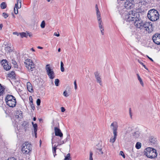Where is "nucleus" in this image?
<instances>
[{
  "instance_id": "obj_1",
  "label": "nucleus",
  "mask_w": 160,
  "mask_h": 160,
  "mask_svg": "<svg viewBox=\"0 0 160 160\" xmlns=\"http://www.w3.org/2000/svg\"><path fill=\"white\" fill-rule=\"evenodd\" d=\"M159 14L158 12L154 9L149 10L147 14L148 18L152 22L157 21L159 18Z\"/></svg>"
},
{
  "instance_id": "obj_2",
  "label": "nucleus",
  "mask_w": 160,
  "mask_h": 160,
  "mask_svg": "<svg viewBox=\"0 0 160 160\" xmlns=\"http://www.w3.org/2000/svg\"><path fill=\"white\" fill-rule=\"evenodd\" d=\"M144 152V154L148 158L151 159H155L158 155L157 150L154 148L148 147L146 148Z\"/></svg>"
},
{
  "instance_id": "obj_3",
  "label": "nucleus",
  "mask_w": 160,
  "mask_h": 160,
  "mask_svg": "<svg viewBox=\"0 0 160 160\" xmlns=\"http://www.w3.org/2000/svg\"><path fill=\"white\" fill-rule=\"evenodd\" d=\"M5 101L7 105L10 107L13 108L16 105V98L12 95H8L6 97Z\"/></svg>"
},
{
  "instance_id": "obj_4",
  "label": "nucleus",
  "mask_w": 160,
  "mask_h": 160,
  "mask_svg": "<svg viewBox=\"0 0 160 160\" xmlns=\"http://www.w3.org/2000/svg\"><path fill=\"white\" fill-rule=\"evenodd\" d=\"M139 15L135 11L132 10L129 11L128 13L126 15L125 18L126 20L128 22L133 21L134 22L136 18H139Z\"/></svg>"
},
{
  "instance_id": "obj_5",
  "label": "nucleus",
  "mask_w": 160,
  "mask_h": 160,
  "mask_svg": "<svg viewBox=\"0 0 160 160\" xmlns=\"http://www.w3.org/2000/svg\"><path fill=\"white\" fill-rule=\"evenodd\" d=\"M138 16H139V18H136V20L134 22V24L137 28L140 30L144 29L145 22H143L140 18L139 15H138Z\"/></svg>"
},
{
  "instance_id": "obj_6",
  "label": "nucleus",
  "mask_w": 160,
  "mask_h": 160,
  "mask_svg": "<svg viewBox=\"0 0 160 160\" xmlns=\"http://www.w3.org/2000/svg\"><path fill=\"white\" fill-rule=\"evenodd\" d=\"M47 74L50 79H53L55 77V74L53 69H52L49 64H47L45 67Z\"/></svg>"
},
{
  "instance_id": "obj_7",
  "label": "nucleus",
  "mask_w": 160,
  "mask_h": 160,
  "mask_svg": "<svg viewBox=\"0 0 160 160\" xmlns=\"http://www.w3.org/2000/svg\"><path fill=\"white\" fill-rule=\"evenodd\" d=\"M32 148L30 145H27V143L23 144L22 145V151L25 154H28L31 152Z\"/></svg>"
},
{
  "instance_id": "obj_8",
  "label": "nucleus",
  "mask_w": 160,
  "mask_h": 160,
  "mask_svg": "<svg viewBox=\"0 0 160 160\" xmlns=\"http://www.w3.org/2000/svg\"><path fill=\"white\" fill-rule=\"evenodd\" d=\"M24 63L26 65V67L28 70L30 71H33V69L35 68V65L33 62L30 59H27Z\"/></svg>"
},
{
  "instance_id": "obj_9",
  "label": "nucleus",
  "mask_w": 160,
  "mask_h": 160,
  "mask_svg": "<svg viewBox=\"0 0 160 160\" xmlns=\"http://www.w3.org/2000/svg\"><path fill=\"white\" fill-rule=\"evenodd\" d=\"M145 30L148 33L152 32L153 31L154 26L151 22H145Z\"/></svg>"
},
{
  "instance_id": "obj_10",
  "label": "nucleus",
  "mask_w": 160,
  "mask_h": 160,
  "mask_svg": "<svg viewBox=\"0 0 160 160\" xmlns=\"http://www.w3.org/2000/svg\"><path fill=\"white\" fill-rule=\"evenodd\" d=\"M135 3L134 0H127L124 6L127 9H131L134 7Z\"/></svg>"
},
{
  "instance_id": "obj_11",
  "label": "nucleus",
  "mask_w": 160,
  "mask_h": 160,
  "mask_svg": "<svg viewBox=\"0 0 160 160\" xmlns=\"http://www.w3.org/2000/svg\"><path fill=\"white\" fill-rule=\"evenodd\" d=\"M152 39L155 43L158 45H160V34H155L152 36Z\"/></svg>"
},
{
  "instance_id": "obj_12",
  "label": "nucleus",
  "mask_w": 160,
  "mask_h": 160,
  "mask_svg": "<svg viewBox=\"0 0 160 160\" xmlns=\"http://www.w3.org/2000/svg\"><path fill=\"white\" fill-rule=\"evenodd\" d=\"M54 131L55 135L56 136H59L60 138H62L63 137V134L61 132L60 129L58 127H54Z\"/></svg>"
},
{
  "instance_id": "obj_13",
  "label": "nucleus",
  "mask_w": 160,
  "mask_h": 160,
  "mask_svg": "<svg viewBox=\"0 0 160 160\" xmlns=\"http://www.w3.org/2000/svg\"><path fill=\"white\" fill-rule=\"evenodd\" d=\"M94 74L97 82L99 83L100 85L102 86V83L101 78L99 75V73L97 71L95 72Z\"/></svg>"
},
{
  "instance_id": "obj_14",
  "label": "nucleus",
  "mask_w": 160,
  "mask_h": 160,
  "mask_svg": "<svg viewBox=\"0 0 160 160\" xmlns=\"http://www.w3.org/2000/svg\"><path fill=\"white\" fill-rule=\"evenodd\" d=\"M110 127L112 128V129L113 131L117 130L118 128L117 122H114L111 123Z\"/></svg>"
},
{
  "instance_id": "obj_15",
  "label": "nucleus",
  "mask_w": 160,
  "mask_h": 160,
  "mask_svg": "<svg viewBox=\"0 0 160 160\" xmlns=\"http://www.w3.org/2000/svg\"><path fill=\"white\" fill-rule=\"evenodd\" d=\"M21 125L24 127V129L25 132L28 130L29 128V124L28 122L27 121H24L22 122Z\"/></svg>"
},
{
  "instance_id": "obj_16",
  "label": "nucleus",
  "mask_w": 160,
  "mask_h": 160,
  "mask_svg": "<svg viewBox=\"0 0 160 160\" xmlns=\"http://www.w3.org/2000/svg\"><path fill=\"white\" fill-rule=\"evenodd\" d=\"M27 88L29 92H34L32 85L30 82H28L27 83Z\"/></svg>"
},
{
  "instance_id": "obj_17",
  "label": "nucleus",
  "mask_w": 160,
  "mask_h": 160,
  "mask_svg": "<svg viewBox=\"0 0 160 160\" xmlns=\"http://www.w3.org/2000/svg\"><path fill=\"white\" fill-rule=\"evenodd\" d=\"M8 77L10 78L13 79L15 78L16 75L14 72L13 71H12V72H11L10 73L8 74Z\"/></svg>"
},
{
  "instance_id": "obj_18",
  "label": "nucleus",
  "mask_w": 160,
  "mask_h": 160,
  "mask_svg": "<svg viewBox=\"0 0 160 160\" xmlns=\"http://www.w3.org/2000/svg\"><path fill=\"white\" fill-rule=\"evenodd\" d=\"M149 142L151 144H154L156 141V138H154L153 137L151 136L149 138Z\"/></svg>"
},
{
  "instance_id": "obj_19",
  "label": "nucleus",
  "mask_w": 160,
  "mask_h": 160,
  "mask_svg": "<svg viewBox=\"0 0 160 160\" xmlns=\"http://www.w3.org/2000/svg\"><path fill=\"white\" fill-rule=\"evenodd\" d=\"M140 134V132L139 131H137L133 133V136L135 138H138L139 137Z\"/></svg>"
},
{
  "instance_id": "obj_20",
  "label": "nucleus",
  "mask_w": 160,
  "mask_h": 160,
  "mask_svg": "<svg viewBox=\"0 0 160 160\" xmlns=\"http://www.w3.org/2000/svg\"><path fill=\"white\" fill-rule=\"evenodd\" d=\"M136 75L137 76L138 79L139 81L140 84L142 85V86H143V81L142 80V79L140 77L139 74L138 73H137Z\"/></svg>"
},
{
  "instance_id": "obj_21",
  "label": "nucleus",
  "mask_w": 160,
  "mask_h": 160,
  "mask_svg": "<svg viewBox=\"0 0 160 160\" xmlns=\"http://www.w3.org/2000/svg\"><path fill=\"white\" fill-rule=\"evenodd\" d=\"M3 67L4 69L7 71L9 70L11 68V66L8 65V63L6 65H3Z\"/></svg>"
},
{
  "instance_id": "obj_22",
  "label": "nucleus",
  "mask_w": 160,
  "mask_h": 160,
  "mask_svg": "<svg viewBox=\"0 0 160 160\" xmlns=\"http://www.w3.org/2000/svg\"><path fill=\"white\" fill-rule=\"evenodd\" d=\"M5 89L0 83V96L2 95Z\"/></svg>"
},
{
  "instance_id": "obj_23",
  "label": "nucleus",
  "mask_w": 160,
  "mask_h": 160,
  "mask_svg": "<svg viewBox=\"0 0 160 160\" xmlns=\"http://www.w3.org/2000/svg\"><path fill=\"white\" fill-rule=\"evenodd\" d=\"M7 4L5 2H3L1 3L0 4V7L2 9H4L7 7Z\"/></svg>"
},
{
  "instance_id": "obj_24",
  "label": "nucleus",
  "mask_w": 160,
  "mask_h": 160,
  "mask_svg": "<svg viewBox=\"0 0 160 160\" xmlns=\"http://www.w3.org/2000/svg\"><path fill=\"white\" fill-rule=\"evenodd\" d=\"M96 15L98 20L102 19L101 16V13L99 11L96 12Z\"/></svg>"
},
{
  "instance_id": "obj_25",
  "label": "nucleus",
  "mask_w": 160,
  "mask_h": 160,
  "mask_svg": "<svg viewBox=\"0 0 160 160\" xmlns=\"http://www.w3.org/2000/svg\"><path fill=\"white\" fill-rule=\"evenodd\" d=\"M19 34L22 38H23L24 37L27 38V34L26 32H20L19 33Z\"/></svg>"
},
{
  "instance_id": "obj_26",
  "label": "nucleus",
  "mask_w": 160,
  "mask_h": 160,
  "mask_svg": "<svg viewBox=\"0 0 160 160\" xmlns=\"http://www.w3.org/2000/svg\"><path fill=\"white\" fill-rule=\"evenodd\" d=\"M102 147L100 148H98V150H96V152L99 154H102L103 153L102 151Z\"/></svg>"
},
{
  "instance_id": "obj_27",
  "label": "nucleus",
  "mask_w": 160,
  "mask_h": 160,
  "mask_svg": "<svg viewBox=\"0 0 160 160\" xmlns=\"http://www.w3.org/2000/svg\"><path fill=\"white\" fill-rule=\"evenodd\" d=\"M141 146V143L139 142H138L135 145L136 148L137 149H140Z\"/></svg>"
},
{
  "instance_id": "obj_28",
  "label": "nucleus",
  "mask_w": 160,
  "mask_h": 160,
  "mask_svg": "<svg viewBox=\"0 0 160 160\" xmlns=\"http://www.w3.org/2000/svg\"><path fill=\"white\" fill-rule=\"evenodd\" d=\"M12 63L14 65V68H18V66L17 64V62L14 60L12 59Z\"/></svg>"
},
{
  "instance_id": "obj_29",
  "label": "nucleus",
  "mask_w": 160,
  "mask_h": 160,
  "mask_svg": "<svg viewBox=\"0 0 160 160\" xmlns=\"http://www.w3.org/2000/svg\"><path fill=\"white\" fill-rule=\"evenodd\" d=\"M57 149V148H56V147H55L52 148V153L53 154L54 157L57 155L56 154V151Z\"/></svg>"
},
{
  "instance_id": "obj_30",
  "label": "nucleus",
  "mask_w": 160,
  "mask_h": 160,
  "mask_svg": "<svg viewBox=\"0 0 160 160\" xmlns=\"http://www.w3.org/2000/svg\"><path fill=\"white\" fill-rule=\"evenodd\" d=\"M64 160H71V159L70 158V153H68L66 156H65Z\"/></svg>"
},
{
  "instance_id": "obj_31",
  "label": "nucleus",
  "mask_w": 160,
  "mask_h": 160,
  "mask_svg": "<svg viewBox=\"0 0 160 160\" xmlns=\"http://www.w3.org/2000/svg\"><path fill=\"white\" fill-rule=\"evenodd\" d=\"M33 126L34 128V132H36L38 130L37 124V123H35L34 125H33Z\"/></svg>"
},
{
  "instance_id": "obj_32",
  "label": "nucleus",
  "mask_w": 160,
  "mask_h": 160,
  "mask_svg": "<svg viewBox=\"0 0 160 160\" xmlns=\"http://www.w3.org/2000/svg\"><path fill=\"white\" fill-rule=\"evenodd\" d=\"M60 81L59 79H56L55 80V85L57 86H58L59 85V83Z\"/></svg>"
},
{
  "instance_id": "obj_33",
  "label": "nucleus",
  "mask_w": 160,
  "mask_h": 160,
  "mask_svg": "<svg viewBox=\"0 0 160 160\" xmlns=\"http://www.w3.org/2000/svg\"><path fill=\"white\" fill-rule=\"evenodd\" d=\"M2 65L3 66V65H6L8 63L7 61L6 60H3L1 62Z\"/></svg>"
},
{
  "instance_id": "obj_34",
  "label": "nucleus",
  "mask_w": 160,
  "mask_h": 160,
  "mask_svg": "<svg viewBox=\"0 0 160 160\" xmlns=\"http://www.w3.org/2000/svg\"><path fill=\"white\" fill-rule=\"evenodd\" d=\"M116 138L117 137L114 136L113 138L112 137L110 138V142L112 143H114L115 142Z\"/></svg>"
},
{
  "instance_id": "obj_35",
  "label": "nucleus",
  "mask_w": 160,
  "mask_h": 160,
  "mask_svg": "<svg viewBox=\"0 0 160 160\" xmlns=\"http://www.w3.org/2000/svg\"><path fill=\"white\" fill-rule=\"evenodd\" d=\"M41 27L42 28H44L45 26V22L43 20L42 21L40 25Z\"/></svg>"
},
{
  "instance_id": "obj_36",
  "label": "nucleus",
  "mask_w": 160,
  "mask_h": 160,
  "mask_svg": "<svg viewBox=\"0 0 160 160\" xmlns=\"http://www.w3.org/2000/svg\"><path fill=\"white\" fill-rule=\"evenodd\" d=\"M2 16L4 17L5 18H6L8 16V14L5 12H3L2 14Z\"/></svg>"
},
{
  "instance_id": "obj_37",
  "label": "nucleus",
  "mask_w": 160,
  "mask_h": 160,
  "mask_svg": "<svg viewBox=\"0 0 160 160\" xmlns=\"http://www.w3.org/2000/svg\"><path fill=\"white\" fill-rule=\"evenodd\" d=\"M138 62H139V63H140L141 65H142V66L144 67V68H145V69H147V67H146V66L143 63H142V62H141V61H140V60H138Z\"/></svg>"
},
{
  "instance_id": "obj_38",
  "label": "nucleus",
  "mask_w": 160,
  "mask_h": 160,
  "mask_svg": "<svg viewBox=\"0 0 160 160\" xmlns=\"http://www.w3.org/2000/svg\"><path fill=\"white\" fill-rule=\"evenodd\" d=\"M102 146L101 145V144H100V143H99L97 145L96 148V150H98V148H102Z\"/></svg>"
},
{
  "instance_id": "obj_39",
  "label": "nucleus",
  "mask_w": 160,
  "mask_h": 160,
  "mask_svg": "<svg viewBox=\"0 0 160 160\" xmlns=\"http://www.w3.org/2000/svg\"><path fill=\"white\" fill-rule=\"evenodd\" d=\"M36 103L37 105L39 106L40 105L41 103L40 99L39 98L37 100Z\"/></svg>"
},
{
  "instance_id": "obj_40",
  "label": "nucleus",
  "mask_w": 160,
  "mask_h": 160,
  "mask_svg": "<svg viewBox=\"0 0 160 160\" xmlns=\"http://www.w3.org/2000/svg\"><path fill=\"white\" fill-rule=\"evenodd\" d=\"M92 152L91 151L90 152L89 160H93V158L92 157Z\"/></svg>"
},
{
  "instance_id": "obj_41",
  "label": "nucleus",
  "mask_w": 160,
  "mask_h": 160,
  "mask_svg": "<svg viewBox=\"0 0 160 160\" xmlns=\"http://www.w3.org/2000/svg\"><path fill=\"white\" fill-rule=\"evenodd\" d=\"M117 130H113V134H114V136L117 137L118 135H117Z\"/></svg>"
},
{
  "instance_id": "obj_42",
  "label": "nucleus",
  "mask_w": 160,
  "mask_h": 160,
  "mask_svg": "<svg viewBox=\"0 0 160 160\" xmlns=\"http://www.w3.org/2000/svg\"><path fill=\"white\" fill-rule=\"evenodd\" d=\"M120 155L122 156L124 158H125V156L123 152V151H121L120 152Z\"/></svg>"
},
{
  "instance_id": "obj_43",
  "label": "nucleus",
  "mask_w": 160,
  "mask_h": 160,
  "mask_svg": "<svg viewBox=\"0 0 160 160\" xmlns=\"http://www.w3.org/2000/svg\"><path fill=\"white\" fill-rule=\"evenodd\" d=\"M98 25H103L102 19H100V20H98Z\"/></svg>"
},
{
  "instance_id": "obj_44",
  "label": "nucleus",
  "mask_w": 160,
  "mask_h": 160,
  "mask_svg": "<svg viewBox=\"0 0 160 160\" xmlns=\"http://www.w3.org/2000/svg\"><path fill=\"white\" fill-rule=\"evenodd\" d=\"M63 95H64L66 97H67L68 96H69V95L68 94V93H67V92L66 91H65L64 92H63Z\"/></svg>"
},
{
  "instance_id": "obj_45",
  "label": "nucleus",
  "mask_w": 160,
  "mask_h": 160,
  "mask_svg": "<svg viewBox=\"0 0 160 160\" xmlns=\"http://www.w3.org/2000/svg\"><path fill=\"white\" fill-rule=\"evenodd\" d=\"M21 2H22V0H17V3H19V8H21Z\"/></svg>"
},
{
  "instance_id": "obj_46",
  "label": "nucleus",
  "mask_w": 160,
  "mask_h": 160,
  "mask_svg": "<svg viewBox=\"0 0 160 160\" xmlns=\"http://www.w3.org/2000/svg\"><path fill=\"white\" fill-rule=\"evenodd\" d=\"M70 135L69 134L68 136H67L66 139H65V142H66L67 141H69L70 140Z\"/></svg>"
},
{
  "instance_id": "obj_47",
  "label": "nucleus",
  "mask_w": 160,
  "mask_h": 160,
  "mask_svg": "<svg viewBox=\"0 0 160 160\" xmlns=\"http://www.w3.org/2000/svg\"><path fill=\"white\" fill-rule=\"evenodd\" d=\"M30 104L31 107V108H32V109L34 110L35 108V107H34V105L33 104V103H30Z\"/></svg>"
},
{
  "instance_id": "obj_48",
  "label": "nucleus",
  "mask_w": 160,
  "mask_h": 160,
  "mask_svg": "<svg viewBox=\"0 0 160 160\" xmlns=\"http://www.w3.org/2000/svg\"><path fill=\"white\" fill-rule=\"evenodd\" d=\"M29 99L30 102V103H33V99L32 97L31 96H30L29 97Z\"/></svg>"
},
{
  "instance_id": "obj_49",
  "label": "nucleus",
  "mask_w": 160,
  "mask_h": 160,
  "mask_svg": "<svg viewBox=\"0 0 160 160\" xmlns=\"http://www.w3.org/2000/svg\"><path fill=\"white\" fill-rule=\"evenodd\" d=\"M74 85L75 89H77V85L76 80H75L74 81Z\"/></svg>"
},
{
  "instance_id": "obj_50",
  "label": "nucleus",
  "mask_w": 160,
  "mask_h": 160,
  "mask_svg": "<svg viewBox=\"0 0 160 160\" xmlns=\"http://www.w3.org/2000/svg\"><path fill=\"white\" fill-rule=\"evenodd\" d=\"M15 7L17 9H18V8H19V6H18V4L16 3L15 4Z\"/></svg>"
},
{
  "instance_id": "obj_51",
  "label": "nucleus",
  "mask_w": 160,
  "mask_h": 160,
  "mask_svg": "<svg viewBox=\"0 0 160 160\" xmlns=\"http://www.w3.org/2000/svg\"><path fill=\"white\" fill-rule=\"evenodd\" d=\"M121 8V7L119 6H118L116 8L117 9V10L118 11H119V12H120V9Z\"/></svg>"
},
{
  "instance_id": "obj_52",
  "label": "nucleus",
  "mask_w": 160,
  "mask_h": 160,
  "mask_svg": "<svg viewBox=\"0 0 160 160\" xmlns=\"http://www.w3.org/2000/svg\"><path fill=\"white\" fill-rule=\"evenodd\" d=\"M61 110L62 112H64L65 111V109L64 107H62L61 108Z\"/></svg>"
},
{
  "instance_id": "obj_53",
  "label": "nucleus",
  "mask_w": 160,
  "mask_h": 160,
  "mask_svg": "<svg viewBox=\"0 0 160 160\" xmlns=\"http://www.w3.org/2000/svg\"><path fill=\"white\" fill-rule=\"evenodd\" d=\"M99 27L100 30L104 29L102 25H99Z\"/></svg>"
},
{
  "instance_id": "obj_54",
  "label": "nucleus",
  "mask_w": 160,
  "mask_h": 160,
  "mask_svg": "<svg viewBox=\"0 0 160 160\" xmlns=\"http://www.w3.org/2000/svg\"><path fill=\"white\" fill-rule=\"evenodd\" d=\"M14 13L15 14H17L18 13V9H17V11H16L15 9V8H14Z\"/></svg>"
},
{
  "instance_id": "obj_55",
  "label": "nucleus",
  "mask_w": 160,
  "mask_h": 160,
  "mask_svg": "<svg viewBox=\"0 0 160 160\" xmlns=\"http://www.w3.org/2000/svg\"><path fill=\"white\" fill-rule=\"evenodd\" d=\"M61 70L62 72L64 71V67H61Z\"/></svg>"
},
{
  "instance_id": "obj_56",
  "label": "nucleus",
  "mask_w": 160,
  "mask_h": 160,
  "mask_svg": "<svg viewBox=\"0 0 160 160\" xmlns=\"http://www.w3.org/2000/svg\"><path fill=\"white\" fill-rule=\"evenodd\" d=\"M95 8H96V12L98 11H99L97 4L96 5Z\"/></svg>"
},
{
  "instance_id": "obj_57",
  "label": "nucleus",
  "mask_w": 160,
  "mask_h": 160,
  "mask_svg": "<svg viewBox=\"0 0 160 160\" xmlns=\"http://www.w3.org/2000/svg\"><path fill=\"white\" fill-rule=\"evenodd\" d=\"M129 114L131 116V117H132V111L131 108H130L129 109Z\"/></svg>"
},
{
  "instance_id": "obj_58",
  "label": "nucleus",
  "mask_w": 160,
  "mask_h": 160,
  "mask_svg": "<svg viewBox=\"0 0 160 160\" xmlns=\"http://www.w3.org/2000/svg\"><path fill=\"white\" fill-rule=\"evenodd\" d=\"M27 36L28 35L30 37H31L32 36V34L31 33H30L29 32H27Z\"/></svg>"
},
{
  "instance_id": "obj_59",
  "label": "nucleus",
  "mask_w": 160,
  "mask_h": 160,
  "mask_svg": "<svg viewBox=\"0 0 160 160\" xmlns=\"http://www.w3.org/2000/svg\"><path fill=\"white\" fill-rule=\"evenodd\" d=\"M54 35L55 36H56L57 37H58L60 36V34L59 33H58V34L56 33V32H55L54 34Z\"/></svg>"
},
{
  "instance_id": "obj_60",
  "label": "nucleus",
  "mask_w": 160,
  "mask_h": 160,
  "mask_svg": "<svg viewBox=\"0 0 160 160\" xmlns=\"http://www.w3.org/2000/svg\"><path fill=\"white\" fill-rule=\"evenodd\" d=\"M8 160H16V159L15 158L13 157V158H12L8 159Z\"/></svg>"
},
{
  "instance_id": "obj_61",
  "label": "nucleus",
  "mask_w": 160,
  "mask_h": 160,
  "mask_svg": "<svg viewBox=\"0 0 160 160\" xmlns=\"http://www.w3.org/2000/svg\"><path fill=\"white\" fill-rule=\"evenodd\" d=\"M13 34L16 35L18 36L19 35V33H18V32H13Z\"/></svg>"
},
{
  "instance_id": "obj_62",
  "label": "nucleus",
  "mask_w": 160,
  "mask_h": 160,
  "mask_svg": "<svg viewBox=\"0 0 160 160\" xmlns=\"http://www.w3.org/2000/svg\"><path fill=\"white\" fill-rule=\"evenodd\" d=\"M101 30V32L102 35L104 34V29H102Z\"/></svg>"
},
{
  "instance_id": "obj_63",
  "label": "nucleus",
  "mask_w": 160,
  "mask_h": 160,
  "mask_svg": "<svg viewBox=\"0 0 160 160\" xmlns=\"http://www.w3.org/2000/svg\"><path fill=\"white\" fill-rule=\"evenodd\" d=\"M147 57H148V58L151 61H152V62H153V60L151 58H150V57H148V56H147Z\"/></svg>"
},
{
  "instance_id": "obj_64",
  "label": "nucleus",
  "mask_w": 160,
  "mask_h": 160,
  "mask_svg": "<svg viewBox=\"0 0 160 160\" xmlns=\"http://www.w3.org/2000/svg\"><path fill=\"white\" fill-rule=\"evenodd\" d=\"M64 64L63 62H61V67H64Z\"/></svg>"
}]
</instances>
